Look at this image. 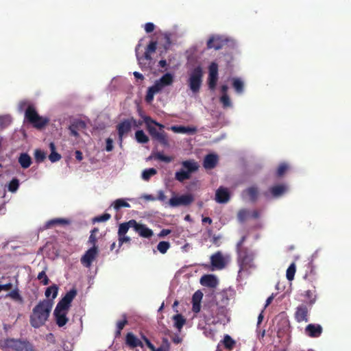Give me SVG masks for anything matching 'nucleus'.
<instances>
[{"label":"nucleus","mask_w":351,"mask_h":351,"mask_svg":"<svg viewBox=\"0 0 351 351\" xmlns=\"http://www.w3.org/2000/svg\"><path fill=\"white\" fill-rule=\"evenodd\" d=\"M155 158H157L158 159L165 162H170L173 159L171 156H165L160 153H155Z\"/></svg>","instance_id":"obj_55"},{"label":"nucleus","mask_w":351,"mask_h":351,"mask_svg":"<svg viewBox=\"0 0 351 351\" xmlns=\"http://www.w3.org/2000/svg\"><path fill=\"white\" fill-rule=\"evenodd\" d=\"M210 262L212 265L218 269H221L226 266L225 260L220 252H217L211 256Z\"/></svg>","instance_id":"obj_20"},{"label":"nucleus","mask_w":351,"mask_h":351,"mask_svg":"<svg viewBox=\"0 0 351 351\" xmlns=\"http://www.w3.org/2000/svg\"><path fill=\"white\" fill-rule=\"evenodd\" d=\"M160 40H164V42L162 43V46L165 50H167L171 45V39H170V36L169 34H158V33L155 32V47H154L155 51L157 49L158 43L160 42Z\"/></svg>","instance_id":"obj_25"},{"label":"nucleus","mask_w":351,"mask_h":351,"mask_svg":"<svg viewBox=\"0 0 351 351\" xmlns=\"http://www.w3.org/2000/svg\"><path fill=\"white\" fill-rule=\"evenodd\" d=\"M173 81V75L169 73H165L159 80L155 82V93L159 92L165 86L171 85Z\"/></svg>","instance_id":"obj_16"},{"label":"nucleus","mask_w":351,"mask_h":351,"mask_svg":"<svg viewBox=\"0 0 351 351\" xmlns=\"http://www.w3.org/2000/svg\"><path fill=\"white\" fill-rule=\"evenodd\" d=\"M208 84V88L213 90H215L217 82L218 80V64L215 62H212L209 66Z\"/></svg>","instance_id":"obj_11"},{"label":"nucleus","mask_w":351,"mask_h":351,"mask_svg":"<svg viewBox=\"0 0 351 351\" xmlns=\"http://www.w3.org/2000/svg\"><path fill=\"white\" fill-rule=\"evenodd\" d=\"M132 128V123L130 121L129 119L123 120L117 125V129L121 142L122 141L123 137L131 130Z\"/></svg>","instance_id":"obj_17"},{"label":"nucleus","mask_w":351,"mask_h":351,"mask_svg":"<svg viewBox=\"0 0 351 351\" xmlns=\"http://www.w3.org/2000/svg\"><path fill=\"white\" fill-rule=\"evenodd\" d=\"M221 342L224 348L230 351L233 350L236 345V341L228 335H226Z\"/></svg>","instance_id":"obj_34"},{"label":"nucleus","mask_w":351,"mask_h":351,"mask_svg":"<svg viewBox=\"0 0 351 351\" xmlns=\"http://www.w3.org/2000/svg\"><path fill=\"white\" fill-rule=\"evenodd\" d=\"M37 279L38 280H40V282L43 285H47L49 283V279L48 276L46 274V271L45 270H43V271H40L38 274Z\"/></svg>","instance_id":"obj_48"},{"label":"nucleus","mask_w":351,"mask_h":351,"mask_svg":"<svg viewBox=\"0 0 351 351\" xmlns=\"http://www.w3.org/2000/svg\"><path fill=\"white\" fill-rule=\"evenodd\" d=\"M144 343L146 346L152 350L154 351V344L150 341L149 339H147L145 336L142 337Z\"/></svg>","instance_id":"obj_60"},{"label":"nucleus","mask_w":351,"mask_h":351,"mask_svg":"<svg viewBox=\"0 0 351 351\" xmlns=\"http://www.w3.org/2000/svg\"><path fill=\"white\" fill-rule=\"evenodd\" d=\"M49 148L51 150V154L49 155V159L51 162H55L61 159V155L56 152V146L53 143H50Z\"/></svg>","instance_id":"obj_35"},{"label":"nucleus","mask_w":351,"mask_h":351,"mask_svg":"<svg viewBox=\"0 0 351 351\" xmlns=\"http://www.w3.org/2000/svg\"><path fill=\"white\" fill-rule=\"evenodd\" d=\"M200 283L204 287L215 288L218 284V281L215 276L206 274L200 278Z\"/></svg>","instance_id":"obj_24"},{"label":"nucleus","mask_w":351,"mask_h":351,"mask_svg":"<svg viewBox=\"0 0 351 351\" xmlns=\"http://www.w3.org/2000/svg\"><path fill=\"white\" fill-rule=\"evenodd\" d=\"M218 158L217 156L213 154H208L205 156L203 165L205 169H213L217 163Z\"/></svg>","instance_id":"obj_26"},{"label":"nucleus","mask_w":351,"mask_h":351,"mask_svg":"<svg viewBox=\"0 0 351 351\" xmlns=\"http://www.w3.org/2000/svg\"><path fill=\"white\" fill-rule=\"evenodd\" d=\"M98 254L97 247H91L81 258L82 264L86 267H90Z\"/></svg>","instance_id":"obj_13"},{"label":"nucleus","mask_w":351,"mask_h":351,"mask_svg":"<svg viewBox=\"0 0 351 351\" xmlns=\"http://www.w3.org/2000/svg\"><path fill=\"white\" fill-rule=\"evenodd\" d=\"M19 187V181L17 178H13L8 184V191L14 193Z\"/></svg>","instance_id":"obj_47"},{"label":"nucleus","mask_w":351,"mask_h":351,"mask_svg":"<svg viewBox=\"0 0 351 351\" xmlns=\"http://www.w3.org/2000/svg\"><path fill=\"white\" fill-rule=\"evenodd\" d=\"M308 311L309 308L306 304H302L299 305L295 310L294 317L295 320L300 323L302 322H308Z\"/></svg>","instance_id":"obj_14"},{"label":"nucleus","mask_w":351,"mask_h":351,"mask_svg":"<svg viewBox=\"0 0 351 351\" xmlns=\"http://www.w3.org/2000/svg\"><path fill=\"white\" fill-rule=\"evenodd\" d=\"M97 239L96 235H93V234H90L88 238V243L92 245V247H97Z\"/></svg>","instance_id":"obj_58"},{"label":"nucleus","mask_w":351,"mask_h":351,"mask_svg":"<svg viewBox=\"0 0 351 351\" xmlns=\"http://www.w3.org/2000/svg\"><path fill=\"white\" fill-rule=\"evenodd\" d=\"M173 320L174 321V326L180 332L186 323V319L182 315L176 314L173 316Z\"/></svg>","instance_id":"obj_32"},{"label":"nucleus","mask_w":351,"mask_h":351,"mask_svg":"<svg viewBox=\"0 0 351 351\" xmlns=\"http://www.w3.org/2000/svg\"><path fill=\"white\" fill-rule=\"evenodd\" d=\"M152 176H154V168L145 169L142 173V178L146 181L149 180Z\"/></svg>","instance_id":"obj_53"},{"label":"nucleus","mask_w":351,"mask_h":351,"mask_svg":"<svg viewBox=\"0 0 351 351\" xmlns=\"http://www.w3.org/2000/svg\"><path fill=\"white\" fill-rule=\"evenodd\" d=\"M25 119L36 129H42L49 122L47 117H40L32 105H29L25 112Z\"/></svg>","instance_id":"obj_7"},{"label":"nucleus","mask_w":351,"mask_h":351,"mask_svg":"<svg viewBox=\"0 0 351 351\" xmlns=\"http://www.w3.org/2000/svg\"><path fill=\"white\" fill-rule=\"evenodd\" d=\"M322 327L319 324H310L306 326L305 332L310 337H319L322 333Z\"/></svg>","instance_id":"obj_21"},{"label":"nucleus","mask_w":351,"mask_h":351,"mask_svg":"<svg viewBox=\"0 0 351 351\" xmlns=\"http://www.w3.org/2000/svg\"><path fill=\"white\" fill-rule=\"evenodd\" d=\"M76 295L77 290L73 288L58 302L53 311V315L56 323L59 327L65 326L68 322L67 314L71 302Z\"/></svg>","instance_id":"obj_2"},{"label":"nucleus","mask_w":351,"mask_h":351,"mask_svg":"<svg viewBox=\"0 0 351 351\" xmlns=\"http://www.w3.org/2000/svg\"><path fill=\"white\" fill-rule=\"evenodd\" d=\"M134 230L139 236L144 238H149L153 234V231L151 229L145 225L137 223L136 220H134Z\"/></svg>","instance_id":"obj_18"},{"label":"nucleus","mask_w":351,"mask_h":351,"mask_svg":"<svg viewBox=\"0 0 351 351\" xmlns=\"http://www.w3.org/2000/svg\"><path fill=\"white\" fill-rule=\"evenodd\" d=\"M145 29L147 33L153 32L154 31V23H146Z\"/></svg>","instance_id":"obj_62"},{"label":"nucleus","mask_w":351,"mask_h":351,"mask_svg":"<svg viewBox=\"0 0 351 351\" xmlns=\"http://www.w3.org/2000/svg\"><path fill=\"white\" fill-rule=\"evenodd\" d=\"M111 215L108 213H104L101 215L97 216L93 219L94 222H103L106 221L110 219Z\"/></svg>","instance_id":"obj_54"},{"label":"nucleus","mask_w":351,"mask_h":351,"mask_svg":"<svg viewBox=\"0 0 351 351\" xmlns=\"http://www.w3.org/2000/svg\"><path fill=\"white\" fill-rule=\"evenodd\" d=\"M154 98V85L149 87L145 101L147 103H151Z\"/></svg>","instance_id":"obj_56"},{"label":"nucleus","mask_w":351,"mask_h":351,"mask_svg":"<svg viewBox=\"0 0 351 351\" xmlns=\"http://www.w3.org/2000/svg\"><path fill=\"white\" fill-rule=\"evenodd\" d=\"M289 167L286 163H281L276 171V175L278 177H282L287 171Z\"/></svg>","instance_id":"obj_52"},{"label":"nucleus","mask_w":351,"mask_h":351,"mask_svg":"<svg viewBox=\"0 0 351 351\" xmlns=\"http://www.w3.org/2000/svg\"><path fill=\"white\" fill-rule=\"evenodd\" d=\"M205 317L210 319H217V321H221L226 317L227 308L219 305L218 303H211L208 308H204Z\"/></svg>","instance_id":"obj_9"},{"label":"nucleus","mask_w":351,"mask_h":351,"mask_svg":"<svg viewBox=\"0 0 351 351\" xmlns=\"http://www.w3.org/2000/svg\"><path fill=\"white\" fill-rule=\"evenodd\" d=\"M134 219H131L128 222L121 223L119 227L118 236L126 234L130 228L134 229Z\"/></svg>","instance_id":"obj_30"},{"label":"nucleus","mask_w":351,"mask_h":351,"mask_svg":"<svg viewBox=\"0 0 351 351\" xmlns=\"http://www.w3.org/2000/svg\"><path fill=\"white\" fill-rule=\"evenodd\" d=\"M295 270L296 269L295 263H291L287 268L286 272V276L288 280L291 281L293 280Z\"/></svg>","instance_id":"obj_44"},{"label":"nucleus","mask_w":351,"mask_h":351,"mask_svg":"<svg viewBox=\"0 0 351 351\" xmlns=\"http://www.w3.org/2000/svg\"><path fill=\"white\" fill-rule=\"evenodd\" d=\"M69 130L71 132V134L73 136L77 137L79 136L78 132L76 130V128L74 125H72L69 127Z\"/></svg>","instance_id":"obj_64"},{"label":"nucleus","mask_w":351,"mask_h":351,"mask_svg":"<svg viewBox=\"0 0 351 351\" xmlns=\"http://www.w3.org/2000/svg\"><path fill=\"white\" fill-rule=\"evenodd\" d=\"M228 40L219 36H213L207 41V48L219 50L227 45Z\"/></svg>","instance_id":"obj_15"},{"label":"nucleus","mask_w":351,"mask_h":351,"mask_svg":"<svg viewBox=\"0 0 351 351\" xmlns=\"http://www.w3.org/2000/svg\"><path fill=\"white\" fill-rule=\"evenodd\" d=\"M171 130L176 133L182 134H194L196 132L197 129L195 127L182 126V125H173Z\"/></svg>","instance_id":"obj_28"},{"label":"nucleus","mask_w":351,"mask_h":351,"mask_svg":"<svg viewBox=\"0 0 351 351\" xmlns=\"http://www.w3.org/2000/svg\"><path fill=\"white\" fill-rule=\"evenodd\" d=\"M19 162L23 168L27 169L32 164L31 157L27 154L23 153L19 158Z\"/></svg>","instance_id":"obj_33"},{"label":"nucleus","mask_w":351,"mask_h":351,"mask_svg":"<svg viewBox=\"0 0 351 351\" xmlns=\"http://www.w3.org/2000/svg\"><path fill=\"white\" fill-rule=\"evenodd\" d=\"M6 298H10L14 301L19 302L20 303L23 302V298L19 293V291L17 288L13 289L10 293L6 295Z\"/></svg>","instance_id":"obj_39"},{"label":"nucleus","mask_w":351,"mask_h":351,"mask_svg":"<svg viewBox=\"0 0 351 351\" xmlns=\"http://www.w3.org/2000/svg\"><path fill=\"white\" fill-rule=\"evenodd\" d=\"M220 102L223 105V108H227L232 106L230 99L228 95H221L220 97Z\"/></svg>","instance_id":"obj_50"},{"label":"nucleus","mask_w":351,"mask_h":351,"mask_svg":"<svg viewBox=\"0 0 351 351\" xmlns=\"http://www.w3.org/2000/svg\"><path fill=\"white\" fill-rule=\"evenodd\" d=\"M203 77V69L201 66L194 68L189 75L188 84L190 89L194 93L199 91Z\"/></svg>","instance_id":"obj_8"},{"label":"nucleus","mask_w":351,"mask_h":351,"mask_svg":"<svg viewBox=\"0 0 351 351\" xmlns=\"http://www.w3.org/2000/svg\"><path fill=\"white\" fill-rule=\"evenodd\" d=\"M58 293V287L56 285H53L47 288L45 295L47 298H49L52 294V300L56 298Z\"/></svg>","instance_id":"obj_36"},{"label":"nucleus","mask_w":351,"mask_h":351,"mask_svg":"<svg viewBox=\"0 0 351 351\" xmlns=\"http://www.w3.org/2000/svg\"><path fill=\"white\" fill-rule=\"evenodd\" d=\"M125 343L131 348H135L136 347H144L143 342L138 339L132 332H128L126 335Z\"/></svg>","instance_id":"obj_22"},{"label":"nucleus","mask_w":351,"mask_h":351,"mask_svg":"<svg viewBox=\"0 0 351 351\" xmlns=\"http://www.w3.org/2000/svg\"><path fill=\"white\" fill-rule=\"evenodd\" d=\"M0 348L5 351H36L29 341L14 338L0 339Z\"/></svg>","instance_id":"obj_5"},{"label":"nucleus","mask_w":351,"mask_h":351,"mask_svg":"<svg viewBox=\"0 0 351 351\" xmlns=\"http://www.w3.org/2000/svg\"><path fill=\"white\" fill-rule=\"evenodd\" d=\"M171 230L169 229H162L160 232L158 234L159 237H165L169 234H170Z\"/></svg>","instance_id":"obj_63"},{"label":"nucleus","mask_w":351,"mask_h":351,"mask_svg":"<svg viewBox=\"0 0 351 351\" xmlns=\"http://www.w3.org/2000/svg\"><path fill=\"white\" fill-rule=\"evenodd\" d=\"M34 158L37 162H41L45 159L46 154L40 149H36L34 152Z\"/></svg>","instance_id":"obj_49"},{"label":"nucleus","mask_w":351,"mask_h":351,"mask_svg":"<svg viewBox=\"0 0 351 351\" xmlns=\"http://www.w3.org/2000/svg\"><path fill=\"white\" fill-rule=\"evenodd\" d=\"M203 298V293L200 290L196 291L192 297V311L197 313L201 309V302Z\"/></svg>","instance_id":"obj_23"},{"label":"nucleus","mask_w":351,"mask_h":351,"mask_svg":"<svg viewBox=\"0 0 351 351\" xmlns=\"http://www.w3.org/2000/svg\"><path fill=\"white\" fill-rule=\"evenodd\" d=\"M248 214H249V212L246 209H241V210H239V212L237 213L238 220L241 223L244 222L246 220V219L248 216Z\"/></svg>","instance_id":"obj_51"},{"label":"nucleus","mask_w":351,"mask_h":351,"mask_svg":"<svg viewBox=\"0 0 351 351\" xmlns=\"http://www.w3.org/2000/svg\"><path fill=\"white\" fill-rule=\"evenodd\" d=\"M145 38L139 40L135 49L136 56L138 63L143 70L152 71L154 65L152 54L154 53V40L151 39L147 44L145 52L140 56L141 47L145 45Z\"/></svg>","instance_id":"obj_4"},{"label":"nucleus","mask_w":351,"mask_h":351,"mask_svg":"<svg viewBox=\"0 0 351 351\" xmlns=\"http://www.w3.org/2000/svg\"><path fill=\"white\" fill-rule=\"evenodd\" d=\"M130 238L128 236L123 235V236H119V245L121 247L124 243L130 242Z\"/></svg>","instance_id":"obj_59"},{"label":"nucleus","mask_w":351,"mask_h":351,"mask_svg":"<svg viewBox=\"0 0 351 351\" xmlns=\"http://www.w3.org/2000/svg\"><path fill=\"white\" fill-rule=\"evenodd\" d=\"M195 200L194 195L191 193H185L182 195H174L169 200V204L171 207L176 208L178 206H189Z\"/></svg>","instance_id":"obj_10"},{"label":"nucleus","mask_w":351,"mask_h":351,"mask_svg":"<svg viewBox=\"0 0 351 351\" xmlns=\"http://www.w3.org/2000/svg\"><path fill=\"white\" fill-rule=\"evenodd\" d=\"M114 208L119 210L122 207H130V205L123 199H118L114 202Z\"/></svg>","instance_id":"obj_46"},{"label":"nucleus","mask_w":351,"mask_h":351,"mask_svg":"<svg viewBox=\"0 0 351 351\" xmlns=\"http://www.w3.org/2000/svg\"><path fill=\"white\" fill-rule=\"evenodd\" d=\"M155 140L159 141L162 145L166 146L168 145L167 134L164 132H156L155 130Z\"/></svg>","instance_id":"obj_40"},{"label":"nucleus","mask_w":351,"mask_h":351,"mask_svg":"<svg viewBox=\"0 0 351 351\" xmlns=\"http://www.w3.org/2000/svg\"><path fill=\"white\" fill-rule=\"evenodd\" d=\"M170 247V243L169 241H160L157 245V250L161 254H165Z\"/></svg>","instance_id":"obj_45"},{"label":"nucleus","mask_w":351,"mask_h":351,"mask_svg":"<svg viewBox=\"0 0 351 351\" xmlns=\"http://www.w3.org/2000/svg\"><path fill=\"white\" fill-rule=\"evenodd\" d=\"M171 343L169 339L166 337H163L162 342L158 348H155V351H170Z\"/></svg>","instance_id":"obj_41"},{"label":"nucleus","mask_w":351,"mask_h":351,"mask_svg":"<svg viewBox=\"0 0 351 351\" xmlns=\"http://www.w3.org/2000/svg\"><path fill=\"white\" fill-rule=\"evenodd\" d=\"M247 236L243 235L236 244L237 263L239 267V273L248 271L255 267L254 261V252L244 245Z\"/></svg>","instance_id":"obj_1"},{"label":"nucleus","mask_w":351,"mask_h":351,"mask_svg":"<svg viewBox=\"0 0 351 351\" xmlns=\"http://www.w3.org/2000/svg\"><path fill=\"white\" fill-rule=\"evenodd\" d=\"M142 119V120L137 121L132 117L129 119V120L132 123V127L136 128H140L143 125V123H145L147 128L149 134L152 136H154V119H152L150 117L147 116H143Z\"/></svg>","instance_id":"obj_12"},{"label":"nucleus","mask_w":351,"mask_h":351,"mask_svg":"<svg viewBox=\"0 0 351 351\" xmlns=\"http://www.w3.org/2000/svg\"><path fill=\"white\" fill-rule=\"evenodd\" d=\"M243 193L247 195L250 199L253 202L256 201L258 196V189L255 186L248 187L243 191Z\"/></svg>","instance_id":"obj_31"},{"label":"nucleus","mask_w":351,"mask_h":351,"mask_svg":"<svg viewBox=\"0 0 351 351\" xmlns=\"http://www.w3.org/2000/svg\"><path fill=\"white\" fill-rule=\"evenodd\" d=\"M12 284L11 282L7 283L5 285H0V292L2 291H9L12 289Z\"/></svg>","instance_id":"obj_61"},{"label":"nucleus","mask_w":351,"mask_h":351,"mask_svg":"<svg viewBox=\"0 0 351 351\" xmlns=\"http://www.w3.org/2000/svg\"><path fill=\"white\" fill-rule=\"evenodd\" d=\"M181 165L182 168L175 173V179L180 182L190 179L191 174L199 169L197 162L193 159L182 161Z\"/></svg>","instance_id":"obj_6"},{"label":"nucleus","mask_w":351,"mask_h":351,"mask_svg":"<svg viewBox=\"0 0 351 351\" xmlns=\"http://www.w3.org/2000/svg\"><path fill=\"white\" fill-rule=\"evenodd\" d=\"M287 190V187L284 184H278L274 186H271L269 189V192L271 194L272 197H278L282 195Z\"/></svg>","instance_id":"obj_29"},{"label":"nucleus","mask_w":351,"mask_h":351,"mask_svg":"<svg viewBox=\"0 0 351 351\" xmlns=\"http://www.w3.org/2000/svg\"><path fill=\"white\" fill-rule=\"evenodd\" d=\"M230 193L226 188L220 186L215 193V200L220 204H224L229 201Z\"/></svg>","instance_id":"obj_19"},{"label":"nucleus","mask_w":351,"mask_h":351,"mask_svg":"<svg viewBox=\"0 0 351 351\" xmlns=\"http://www.w3.org/2000/svg\"><path fill=\"white\" fill-rule=\"evenodd\" d=\"M136 141L140 143H145L149 141L148 137L143 130H138L135 134Z\"/></svg>","instance_id":"obj_43"},{"label":"nucleus","mask_w":351,"mask_h":351,"mask_svg":"<svg viewBox=\"0 0 351 351\" xmlns=\"http://www.w3.org/2000/svg\"><path fill=\"white\" fill-rule=\"evenodd\" d=\"M304 297L308 300V304L309 306H312L316 300L315 291L311 290H307L304 291L303 294Z\"/></svg>","instance_id":"obj_42"},{"label":"nucleus","mask_w":351,"mask_h":351,"mask_svg":"<svg viewBox=\"0 0 351 351\" xmlns=\"http://www.w3.org/2000/svg\"><path fill=\"white\" fill-rule=\"evenodd\" d=\"M106 150L107 152H111L113 149V140L110 138H108L106 140Z\"/></svg>","instance_id":"obj_57"},{"label":"nucleus","mask_w":351,"mask_h":351,"mask_svg":"<svg viewBox=\"0 0 351 351\" xmlns=\"http://www.w3.org/2000/svg\"><path fill=\"white\" fill-rule=\"evenodd\" d=\"M71 223V221L67 219L62 218H56L49 220L46 222L45 225V229H49L56 225H69Z\"/></svg>","instance_id":"obj_27"},{"label":"nucleus","mask_w":351,"mask_h":351,"mask_svg":"<svg viewBox=\"0 0 351 351\" xmlns=\"http://www.w3.org/2000/svg\"><path fill=\"white\" fill-rule=\"evenodd\" d=\"M232 86L237 93L241 94L243 92L244 84L239 78H233L232 79Z\"/></svg>","instance_id":"obj_37"},{"label":"nucleus","mask_w":351,"mask_h":351,"mask_svg":"<svg viewBox=\"0 0 351 351\" xmlns=\"http://www.w3.org/2000/svg\"><path fill=\"white\" fill-rule=\"evenodd\" d=\"M123 319L119 320L117 323V331L115 333V337H117L121 335V332L125 327V326L128 324L127 317L125 314H123Z\"/></svg>","instance_id":"obj_38"},{"label":"nucleus","mask_w":351,"mask_h":351,"mask_svg":"<svg viewBox=\"0 0 351 351\" xmlns=\"http://www.w3.org/2000/svg\"><path fill=\"white\" fill-rule=\"evenodd\" d=\"M53 302L49 299L40 301L33 308L29 317L30 324L32 327L37 328L43 326L47 321Z\"/></svg>","instance_id":"obj_3"}]
</instances>
